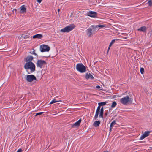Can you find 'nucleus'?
<instances>
[{"mask_svg":"<svg viewBox=\"0 0 152 152\" xmlns=\"http://www.w3.org/2000/svg\"><path fill=\"white\" fill-rule=\"evenodd\" d=\"M24 67L28 72V69H30L31 72L35 70V66L34 64L32 62L26 63L24 65Z\"/></svg>","mask_w":152,"mask_h":152,"instance_id":"f257e3e1","label":"nucleus"},{"mask_svg":"<svg viewBox=\"0 0 152 152\" xmlns=\"http://www.w3.org/2000/svg\"><path fill=\"white\" fill-rule=\"evenodd\" d=\"M133 99L129 98L128 96H126L120 99V102L121 103L124 105H126L129 103H132Z\"/></svg>","mask_w":152,"mask_h":152,"instance_id":"f03ea898","label":"nucleus"},{"mask_svg":"<svg viewBox=\"0 0 152 152\" xmlns=\"http://www.w3.org/2000/svg\"><path fill=\"white\" fill-rule=\"evenodd\" d=\"M76 68L77 71L80 73H84L86 71V68L82 63H79L77 64Z\"/></svg>","mask_w":152,"mask_h":152,"instance_id":"7ed1b4c3","label":"nucleus"},{"mask_svg":"<svg viewBox=\"0 0 152 152\" xmlns=\"http://www.w3.org/2000/svg\"><path fill=\"white\" fill-rule=\"evenodd\" d=\"M75 27V26L73 24L71 25L61 29L60 31L64 33L68 32L73 29Z\"/></svg>","mask_w":152,"mask_h":152,"instance_id":"20e7f679","label":"nucleus"},{"mask_svg":"<svg viewBox=\"0 0 152 152\" xmlns=\"http://www.w3.org/2000/svg\"><path fill=\"white\" fill-rule=\"evenodd\" d=\"M26 80L27 81L29 82H31L34 80L36 81L37 80L35 77L33 75H27Z\"/></svg>","mask_w":152,"mask_h":152,"instance_id":"39448f33","label":"nucleus"},{"mask_svg":"<svg viewBox=\"0 0 152 152\" xmlns=\"http://www.w3.org/2000/svg\"><path fill=\"white\" fill-rule=\"evenodd\" d=\"M50 50V47L47 45H42L40 46V50L42 52H48Z\"/></svg>","mask_w":152,"mask_h":152,"instance_id":"423d86ee","label":"nucleus"},{"mask_svg":"<svg viewBox=\"0 0 152 152\" xmlns=\"http://www.w3.org/2000/svg\"><path fill=\"white\" fill-rule=\"evenodd\" d=\"M46 62L43 60H39L36 63L37 66V67L42 68V66L46 64Z\"/></svg>","mask_w":152,"mask_h":152,"instance_id":"0eeeda50","label":"nucleus"},{"mask_svg":"<svg viewBox=\"0 0 152 152\" xmlns=\"http://www.w3.org/2000/svg\"><path fill=\"white\" fill-rule=\"evenodd\" d=\"M86 15L87 16H89L93 18H95L97 16V13L96 12L92 11H90L87 12Z\"/></svg>","mask_w":152,"mask_h":152,"instance_id":"6e6552de","label":"nucleus"},{"mask_svg":"<svg viewBox=\"0 0 152 152\" xmlns=\"http://www.w3.org/2000/svg\"><path fill=\"white\" fill-rule=\"evenodd\" d=\"M150 133V132L146 131L142 134L140 137V140H142L148 136Z\"/></svg>","mask_w":152,"mask_h":152,"instance_id":"1a4fd4ad","label":"nucleus"},{"mask_svg":"<svg viewBox=\"0 0 152 152\" xmlns=\"http://www.w3.org/2000/svg\"><path fill=\"white\" fill-rule=\"evenodd\" d=\"M101 106L99 105L97 107V108L96 110L95 115L94 117V120H96L98 117L99 114V111L100 110Z\"/></svg>","mask_w":152,"mask_h":152,"instance_id":"9d476101","label":"nucleus"},{"mask_svg":"<svg viewBox=\"0 0 152 152\" xmlns=\"http://www.w3.org/2000/svg\"><path fill=\"white\" fill-rule=\"evenodd\" d=\"M34 58L31 56H28L26 58L25 61L26 63L32 62L31 61L33 60Z\"/></svg>","mask_w":152,"mask_h":152,"instance_id":"9b49d317","label":"nucleus"},{"mask_svg":"<svg viewBox=\"0 0 152 152\" xmlns=\"http://www.w3.org/2000/svg\"><path fill=\"white\" fill-rule=\"evenodd\" d=\"M92 29L91 28H89L86 30V34L88 37H90L92 34Z\"/></svg>","mask_w":152,"mask_h":152,"instance_id":"f8f14e48","label":"nucleus"},{"mask_svg":"<svg viewBox=\"0 0 152 152\" xmlns=\"http://www.w3.org/2000/svg\"><path fill=\"white\" fill-rule=\"evenodd\" d=\"M20 12L21 13H25L26 12V8L24 5H22L20 7Z\"/></svg>","mask_w":152,"mask_h":152,"instance_id":"ddd939ff","label":"nucleus"},{"mask_svg":"<svg viewBox=\"0 0 152 152\" xmlns=\"http://www.w3.org/2000/svg\"><path fill=\"white\" fill-rule=\"evenodd\" d=\"M86 79H92L94 78L93 75L89 73H87L86 74Z\"/></svg>","mask_w":152,"mask_h":152,"instance_id":"4468645a","label":"nucleus"},{"mask_svg":"<svg viewBox=\"0 0 152 152\" xmlns=\"http://www.w3.org/2000/svg\"><path fill=\"white\" fill-rule=\"evenodd\" d=\"M146 29L145 26H142L138 29L137 30L140 32H145Z\"/></svg>","mask_w":152,"mask_h":152,"instance_id":"2eb2a0df","label":"nucleus"},{"mask_svg":"<svg viewBox=\"0 0 152 152\" xmlns=\"http://www.w3.org/2000/svg\"><path fill=\"white\" fill-rule=\"evenodd\" d=\"M103 111H104V109L103 107H102L101 109H100V110L99 111V117L101 118H103Z\"/></svg>","mask_w":152,"mask_h":152,"instance_id":"dca6fc26","label":"nucleus"},{"mask_svg":"<svg viewBox=\"0 0 152 152\" xmlns=\"http://www.w3.org/2000/svg\"><path fill=\"white\" fill-rule=\"evenodd\" d=\"M81 121V119H80L78 121L76 122L73 125V126H72L73 127H77V126H79L80 124Z\"/></svg>","mask_w":152,"mask_h":152,"instance_id":"f3484780","label":"nucleus"},{"mask_svg":"<svg viewBox=\"0 0 152 152\" xmlns=\"http://www.w3.org/2000/svg\"><path fill=\"white\" fill-rule=\"evenodd\" d=\"M42 36L41 34H38L34 35L33 37V38H37L38 39H40L42 38Z\"/></svg>","mask_w":152,"mask_h":152,"instance_id":"a211bd4d","label":"nucleus"},{"mask_svg":"<svg viewBox=\"0 0 152 152\" xmlns=\"http://www.w3.org/2000/svg\"><path fill=\"white\" fill-rule=\"evenodd\" d=\"M100 124V122L99 121H95L93 123V125L95 127L98 126Z\"/></svg>","mask_w":152,"mask_h":152,"instance_id":"6ab92c4d","label":"nucleus"},{"mask_svg":"<svg viewBox=\"0 0 152 152\" xmlns=\"http://www.w3.org/2000/svg\"><path fill=\"white\" fill-rule=\"evenodd\" d=\"M117 105V103L116 102L114 101L112 103L111 105V107L112 108L115 107Z\"/></svg>","mask_w":152,"mask_h":152,"instance_id":"aec40b11","label":"nucleus"},{"mask_svg":"<svg viewBox=\"0 0 152 152\" xmlns=\"http://www.w3.org/2000/svg\"><path fill=\"white\" fill-rule=\"evenodd\" d=\"M107 102H102L98 103V105L101 106H103L106 104Z\"/></svg>","mask_w":152,"mask_h":152,"instance_id":"412c9836","label":"nucleus"},{"mask_svg":"<svg viewBox=\"0 0 152 152\" xmlns=\"http://www.w3.org/2000/svg\"><path fill=\"white\" fill-rule=\"evenodd\" d=\"M116 124V123L115 121H113L110 124V127H113Z\"/></svg>","mask_w":152,"mask_h":152,"instance_id":"4be33fe9","label":"nucleus"},{"mask_svg":"<svg viewBox=\"0 0 152 152\" xmlns=\"http://www.w3.org/2000/svg\"><path fill=\"white\" fill-rule=\"evenodd\" d=\"M30 53L32 54H34L37 57V55L35 53V50L33 49L32 50L30 51Z\"/></svg>","mask_w":152,"mask_h":152,"instance_id":"5701e85b","label":"nucleus"},{"mask_svg":"<svg viewBox=\"0 0 152 152\" xmlns=\"http://www.w3.org/2000/svg\"><path fill=\"white\" fill-rule=\"evenodd\" d=\"M59 101H56L55 99H53L50 103V104H52L55 102H58Z\"/></svg>","mask_w":152,"mask_h":152,"instance_id":"b1692460","label":"nucleus"},{"mask_svg":"<svg viewBox=\"0 0 152 152\" xmlns=\"http://www.w3.org/2000/svg\"><path fill=\"white\" fill-rule=\"evenodd\" d=\"M118 40V39H114L113 40L111 41L110 45H112L115 42L116 40Z\"/></svg>","mask_w":152,"mask_h":152,"instance_id":"393cba45","label":"nucleus"},{"mask_svg":"<svg viewBox=\"0 0 152 152\" xmlns=\"http://www.w3.org/2000/svg\"><path fill=\"white\" fill-rule=\"evenodd\" d=\"M97 26H98V25H92L91 26V28L92 29H95V28H98Z\"/></svg>","mask_w":152,"mask_h":152,"instance_id":"a878e982","label":"nucleus"},{"mask_svg":"<svg viewBox=\"0 0 152 152\" xmlns=\"http://www.w3.org/2000/svg\"><path fill=\"white\" fill-rule=\"evenodd\" d=\"M106 26V25H98V27H99L100 28H103L104 27H105Z\"/></svg>","mask_w":152,"mask_h":152,"instance_id":"bb28decb","label":"nucleus"},{"mask_svg":"<svg viewBox=\"0 0 152 152\" xmlns=\"http://www.w3.org/2000/svg\"><path fill=\"white\" fill-rule=\"evenodd\" d=\"M30 37V34H28L27 35H25L24 36V37L25 39H27L28 38H29Z\"/></svg>","mask_w":152,"mask_h":152,"instance_id":"cd10ccee","label":"nucleus"},{"mask_svg":"<svg viewBox=\"0 0 152 152\" xmlns=\"http://www.w3.org/2000/svg\"><path fill=\"white\" fill-rule=\"evenodd\" d=\"M140 72L142 74H143L144 72V69L143 68H141L140 69Z\"/></svg>","mask_w":152,"mask_h":152,"instance_id":"c85d7f7f","label":"nucleus"},{"mask_svg":"<svg viewBox=\"0 0 152 152\" xmlns=\"http://www.w3.org/2000/svg\"><path fill=\"white\" fill-rule=\"evenodd\" d=\"M43 112H41L39 113H37L36 114L35 116H36L38 115H39L42 114L43 113Z\"/></svg>","mask_w":152,"mask_h":152,"instance_id":"c756f323","label":"nucleus"},{"mask_svg":"<svg viewBox=\"0 0 152 152\" xmlns=\"http://www.w3.org/2000/svg\"><path fill=\"white\" fill-rule=\"evenodd\" d=\"M148 3L149 6H151L152 5V2L151 1H149L148 2Z\"/></svg>","mask_w":152,"mask_h":152,"instance_id":"7c9ffc66","label":"nucleus"},{"mask_svg":"<svg viewBox=\"0 0 152 152\" xmlns=\"http://www.w3.org/2000/svg\"><path fill=\"white\" fill-rule=\"evenodd\" d=\"M23 151L22 149H19L17 151V152H21Z\"/></svg>","mask_w":152,"mask_h":152,"instance_id":"2f4dec72","label":"nucleus"},{"mask_svg":"<svg viewBox=\"0 0 152 152\" xmlns=\"http://www.w3.org/2000/svg\"><path fill=\"white\" fill-rule=\"evenodd\" d=\"M111 45H109V47L108 48V50H107V52H108L110 48L111 47Z\"/></svg>","mask_w":152,"mask_h":152,"instance_id":"473e14b6","label":"nucleus"},{"mask_svg":"<svg viewBox=\"0 0 152 152\" xmlns=\"http://www.w3.org/2000/svg\"><path fill=\"white\" fill-rule=\"evenodd\" d=\"M42 0H37V2H38L39 3H40Z\"/></svg>","mask_w":152,"mask_h":152,"instance_id":"72a5a7b5","label":"nucleus"},{"mask_svg":"<svg viewBox=\"0 0 152 152\" xmlns=\"http://www.w3.org/2000/svg\"><path fill=\"white\" fill-rule=\"evenodd\" d=\"M96 88H100V87L99 86H96Z\"/></svg>","mask_w":152,"mask_h":152,"instance_id":"f704fd0d","label":"nucleus"},{"mask_svg":"<svg viewBox=\"0 0 152 152\" xmlns=\"http://www.w3.org/2000/svg\"><path fill=\"white\" fill-rule=\"evenodd\" d=\"M112 128V127H110V132L111 131Z\"/></svg>","mask_w":152,"mask_h":152,"instance_id":"c9c22d12","label":"nucleus"},{"mask_svg":"<svg viewBox=\"0 0 152 152\" xmlns=\"http://www.w3.org/2000/svg\"><path fill=\"white\" fill-rule=\"evenodd\" d=\"M60 10L59 9H58V12H59Z\"/></svg>","mask_w":152,"mask_h":152,"instance_id":"e433bc0d","label":"nucleus"}]
</instances>
